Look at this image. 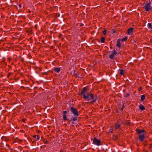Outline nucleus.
<instances>
[{"instance_id": "1", "label": "nucleus", "mask_w": 152, "mask_h": 152, "mask_svg": "<svg viewBox=\"0 0 152 152\" xmlns=\"http://www.w3.org/2000/svg\"><path fill=\"white\" fill-rule=\"evenodd\" d=\"M83 97L88 101L93 99L90 102V103L92 104L96 102L97 99L96 96H94V95L90 92L86 93L84 95H83Z\"/></svg>"}, {"instance_id": "2", "label": "nucleus", "mask_w": 152, "mask_h": 152, "mask_svg": "<svg viewBox=\"0 0 152 152\" xmlns=\"http://www.w3.org/2000/svg\"><path fill=\"white\" fill-rule=\"evenodd\" d=\"M151 2L145 4L144 7L145 11L148 12L149 10H152V7L151 6Z\"/></svg>"}, {"instance_id": "3", "label": "nucleus", "mask_w": 152, "mask_h": 152, "mask_svg": "<svg viewBox=\"0 0 152 152\" xmlns=\"http://www.w3.org/2000/svg\"><path fill=\"white\" fill-rule=\"evenodd\" d=\"M70 110L74 115H77V116H79V114L78 111L76 108H75L73 107H71L70 108Z\"/></svg>"}, {"instance_id": "4", "label": "nucleus", "mask_w": 152, "mask_h": 152, "mask_svg": "<svg viewBox=\"0 0 152 152\" xmlns=\"http://www.w3.org/2000/svg\"><path fill=\"white\" fill-rule=\"evenodd\" d=\"M93 142L94 144L97 145H101L100 140H98L96 137H94L93 139Z\"/></svg>"}, {"instance_id": "5", "label": "nucleus", "mask_w": 152, "mask_h": 152, "mask_svg": "<svg viewBox=\"0 0 152 152\" xmlns=\"http://www.w3.org/2000/svg\"><path fill=\"white\" fill-rule=\"evenodd\" d=\"M145 136L144 134H141L139 135V139L140 140L143 141L145 139Z\"/></svg>"}, {"instance_id": "6", "label": "nucleus", "mask_w": 152, "mask_h": 152, "mask_svg": "<svg viewBox=\"0 0 152 152\" xmlns=\"http://www.w3.org/2000/svg\"><path fill=\"white\" fill-rule=\"evenodd\" d=\"M117 54V52L115 50L113 51V53H112L110 56V58L111 59H113L114 56Z\"/></svg>"}, {"instance_id": "7", "label": "nucleus", "mask_w": 152, "mask_h": 152, "mask_svg": "<svg viewBox=\"0 0 152 152\" xmlns=\"http://www.w3.org/2000/svg\"><path fill=\"white\" fill-rule=\"evenodd\" d=\"M86 91H87V89H86V87H84L83 88L82 91H81V94L83 95H83H84L86 94L85 93Z\"/></svg>"}, {"instance_id": "8", "label": "nucleus", "mask_w": 152, "mask_h": 152, "mask_svg": "<svg viewBox=\"0 0 152 152\" xmlns=\"http://www.w3.org/2000/svg\"><path fill=\"white\" fill-rule=\"evenodd\" d=\"M133 28L132 27H130L127 31L128 34L129 35L131 33L133 32Z\"/></svg>"}, {"instance_id": "9", "label": "nucleus", "mask_w": 152, "mask_h": 152, "mask_svg": "<svg viewBox=\"0 0 152 152\" xmlns=\"http://www.w3.org/2000/svg\"><path fill=\"white\" fill-rule=\"evenodd\" d=\"M120 41L121 40L120 39H118L117 41V46L119 48H120L121 46L120 43Z\"/></svg>"}, {"instance_id": "10", "label": "nucleus", "mask_w": 152, "mask_h": 152, "mask_svg": "<svg viewBox=\"0 0 152 152\" xmlns=\"http://www.w3.org/2000/svg\"><path fill=\"white\" fill-rule=\"evenodd\" d=\"M33 137L34 138V140L35 141H37V140H38L39 139V137L38 135H34L33 136Z\"/></svg>"}, {"instance_id": "11", "label": "nucleus", "mask_w": 152, "mask_h": 152, "mask_svg": "<svg viewBox=\"0 0 152 152\" xmlns=\"http://www.w3.org/2000/svg\"><path fill=\"white\" fill-rule=\"evenodd\" d=\"M115 128L116 129H117L120 128L121 125L119 124H116L115 125Z\"/></svg>"}, {"instance_id": "12", "label": "nucleus", "mask_w": 152, "mask_h": 152, "mask_svg": "<svg viewBox=\"0 0 152 152\" xmlns=\"http://www.w3.org/2000/svg\"><path fill=\"white\" fill-rule=\"evenodd\" d=\"M53 70L56 72L59 73L60 71V68L57 67H55L53 69Z\"/></svg>"}, {"instance_id": "13", "label": "nucleus", "mask_w": 152, "mask_h": 152, "mask_svg": "<svg viewBox=\"0 0 152 152\" xmlns=\"http://www.w3.org/2000/svg\"><path fill=\"white\" fill-rule=\"evenodd\" d=\"M119 73L121 75H123L124 74V71L123 69H120L119 70Z\"/></svg>"}, {"instance_id": "14", "label": "nucleus", "mask_w": 152, "mask_h": 152, "mask_svg": "<svg viewBox=\"0 0 152 152\" xmlns=\"http://www.w3.org/2000/svg\"><path fill=\"white\" fill-rule=\"evenodd\" d=\"M137 132L138 133V134H141L143 133V132H145V131L144 130H137Z\"/></svg>"}, {"instance_id": "15", "label": "nucleus", "mask_w": 152, "mask_h": 152, "mask_svg": "<svg viewBox=\"0 0 152 152\" xmlns=\"http://www.w3.org/2000/svg\"><path fill=\"white\" fill-rule=\"evenodd\" d=\"M139 108L142 110H144L145 109V108L144 106L142 105V104H140V105Z\"/></svg>"}, {"instance_id": "16", "label": "nucleus", "mask_w": 152, "mask_h": 152, "mask_svg": "<svg viewBox=\"0 0 152 152\" xmlns=\"http://www.w3.org/2000/svg\"><path fill=\"white\" fill-rule=\"evenodd\" d=\"M15 142H17L18 143H20L22 141V140H19L18 137H17L15 139Z\"/></svg>"}, {"instance_id": "17", "label": "nucleus", "mask_w": 152, "mask_h": 152, "mask_svg": "<svg viewBox=\"0 0 152 152\" xmlns=\"http://www.w3.org/2000/svg\"><path fill=\"white\" fill-rule=\"evenodd\" d=\"M145 96L144 95H142L141 96V101H144L145 99Z\"/></svg>"}, {"instance_id": "18", "label": "nucleus", "mask_w": 152, "mask_h": 152, "mask_svg": "<svg viewBox=\"0 0 152 152\" xmlns=\"http://www.w3.org/2000/svg\"><path fill=\"white\" fill-rule=\"evenodd\" d=\"M101 42L102 43H104L105 42V38L104 37H102L101 38Z\"/></svg>"}, {"instance_id": "19", "label": "nucleus", "mask_w": 152, "mask_h": 152, "mask_svg": "<svg viewBox=\"0 0 152 152\" xmlns=\"http://www.w3.org/2000/svg\"><path fill=\"white\" fill-rule=\"evenodd\" d=\"M127 37H125L122 39L121 41H126L127 40Z\"/></svg>"}, {"instance_id": "20", "label": "nucleus", "mask_w": 152, "mask_h": 152, "mask_svg": "<svg viewBox=\"0 0 152 152\" xmlns=\"http://www.w3.org/2000/svg\"><path fill=\"white\" fill-rule=\"evenodd\" d=\"M148 26L149 28H150L152 29V25L151 23H148Z\"/></svg>"}, {"instance_id": "21", "label": "nucleus", "mask_w": 152, "mask_h": 152, "mask_svg": "<svg viewBox=\"0 0 152 152\" xmlns=\"http://www.w3.org/2000/svg\"><path fill=\"white\" fill-rule=\"evenodd\" d=\"M63 118L65 121L67 120L66 115H63Z\"/></svg>"}, {"instance_id": "22", "label": "nucleus", "mask_w": 152, "mask_h": 152, "mask_svg": "<svg viewBox=\"0 0 152 152\" xmlns=\"http://www.w3.org/2000/svg\"><path fill=\"white\" fill-rule=\"evenodd\" d=\"M77 120V118L76 117H74L72 118V120L74 121H76Z\"/></svg>"}, {"instance_id": "23", "label": "nucleus", "mask_w": 152, "mask_h": 152, "mask_svg": "<svg viewBox=\"0 0 152 152\" xmlns=\"http://www.w3.org/2000/svg\"><path fill=\"white\" fill-rule=\"evenodd\" d=\"M107 31L106 30H104L102 31V33L104 35H105L106 34Z\"/></svg>"}, {"instance_id": "24", "label": "nucleus", "mask_w": 152, "mask_h": 152, "mask_svg": "<svg viewBox=\"0 0 152 152\" xmlns=\"http://www.w3.org/2000/svg\"><path fill=\"white\" fill-rule=\"evenodd\" d=\"M8 60L9 62H10L12 60V58L11 57H9L8 58Z\"/></svg>"}, {"instance_id": "25", "label": "nucleus", "mask_w": 152, "mask_h": 152, "mask_svg": "<svg viewBox=\"0 0 152 152\" xmlns=\"http://www.w3.org/2000/svg\"><path fill=\"white\" fill-rule=\"evenodd\" d=\"M11 73H8V74H7V77H9L10 76V75H11Z\"/></svg>"}, {"instance_id": "26", "label": "nucleus", "mask_w": 152, "mask_h": 152, "mask_svg": "<svg viewBox=\"0 0 152 152\" xmlns=\"http://www.w3.org/2000/svg\"><path fill=\"white\" fill-rule=\"evenodd\" d=\"M67 113L66 111H65L63 112L64 115H66V114Z\"/></svg>"}, {"instance_id": "27", "label": "nucleus", "mask_w": 152, "mask_h": 152, "mask_svg": "<svg viewBox=\"0 0 152 152\" xmlns=\"http://www.w3.org/2000/svg\"><path fill=\"white\" fill-rule=\"evenodd\" d=\"M113 131V129H110L109 130V132H112Z\"/></svg>"}, {"instance_id": "28", "label": "nucleus", "mask_w": 152, "mask_h": 152, "mask_svg": "<svg viewBox=\"0 0 152 152\" xmlns=\"http://www.w3.org/2000/svg\"><path fill=\"white\" fill-rule=\"evenodd\" d=\"M129 96V94H126V98H127V97H128Z\"/></svg>"}, {"instance_id": "29", "label": "nucleus", "mask_w": 152, "mask_h": 152, "mask_svg": "<svg viewBox=\"0 0 152 152\" xmlns=\"http://www.w3.org/2000/svg\"><path fill=\"white\" fill-rule=\"evenodd\" d=\"M124 107H123L121 109V111H122L124 109Z\"/></svg>"}, {"instance_id": "30", "label": "nucleus", "mask_w": 152, "mask_h": 152, "mask_svg": "<svg viewBox=\"0 0 152 152\" xmlns=\"http://www.w3.org/2000/svg\"><path fill=\"white\" fill-rule=\"evenodd\" d=\"M19 7H20V8H21V5L20 4H19V5H18Z\"/></svg>"}, {"instance_id": "31", "label": "nucleus", "mask_w": 152, "mask_h": 152, "mask_svg": "<svg viewBox=\"0 0 152 152\" xmlns=\"http://www.w3.org/2000/svg\"><path fill=\"white\" fill-rule=\"evenodd\" d=\"M141 89H142L141 87H140L139 89V91H140L141 90Z\"/></svg>"}, {"instance_id": "32", "label": "nucleus", "mask_w": 152, "mask_h": 152, "mask_svg": "<svg viewBox=\"0 0 152 152\" xmlns=\"http://www.w3.org/2000/svg\"><path fill=\"white\" fill-rule=\"evenodd\" d=\"M150 148H152V144H150Z\"/></svg>"}, {"instance_id": "33", "label": "nucleus", "mask_w": 152, "mask_h": 152, "mask_svg": "<svg viewBox=\"0 0 152 152\" xmlns=\"http://www.w3.org/2000/svg\"><path fill=\"white\" fill-rule=\"evenodd\" d=\"M48 142V141H46V142H45V144H47Z\"/></svg>"}, {"instance_id": "34", "label": "nucleus", "mask_w": 152, "mask_h": 152, "mask_svg": "<svg viewBox=\"0 0 152 152\" xmlns=\"http://www.w3.org/2000/svg\"><path fill=\"white\" fill-rule=\"evenodd\" d=\"M60 152H64L62 150H60Z\"/></svg>"}, {"instance_id": "35", "label": "nucleus", "mask_w": 152, "mask_h": 152, "mask_svg": "<svg viewBox=\"0 0 152 152\" xmlns=\"http://www.w3.org/2000/svg\"><path fill=\"white\" fill-rule=\"evenodd\" d=\"M28 12H29V13H31V12L29 10H28Z\"/></svg>"}, {"instance_id": "36", "label": "nucleus", "mask_w": 152, "mask_h": 152, "mask_svg": "<svg viewBox=\"0 0 152 152\" xmlns=\"http://www.w3.org/2000/svg\"><path fill=\"white\" fill-rule=\"evenodd\" d=\"M21 60H22V61H24V59H22Z\"/></svg>"}, {"instance_id": "37", "label": "nucleus", "mask_w": 152, "mask_h": 152, "mask_svg": "<svg viewBox=\"0 0 152 152\" xmlns=\"http://www.w3.org/2000/svg\"><path fill=\"white\" fill-rule=\"evenodd\" d=\"M124 103L123 104V107H124Z\"/></svg>"}, {"instance_id": "38", "label": "nucleus", "mask_w": 152, "mask_h": 152, "mask_svg": "<svg viewBox=\"0 0 152 152\" xmlns=\"http://www.w3.org/2000/svg\"><path fill=\"white\" fill-rule=\"evenodd\" d=\"M5 64H6V65H7V64L6 63L4 62Z\"/></svg>"}, {"instance_id": "39", "label": "nucleus", "mask_w": 152, "mask_h": 152, "mask_svg": "<svg viewBox=\"0 0 152 152\" xmlns=\"http://www.w3.org/2000/svg\"><path fill=\"white\" fill-rule=\"evenodd\" d=\"M2 62H4V61H3Z\"/></svg>"}, {"instance_id": "40", "label": "nucleus", "mask_w": 152, "mask_h": 152, "mask_svg": "<svg viewBox=\"0 0 152 152\" xmlns=\"http://www.w3.org/2000/svg\"><path fill=\"white\" fill-rule=\"evenodd\" d=\"M45 74H46V73H46V72H45Z\"/></svg>"}]
</instances>
